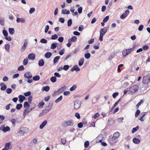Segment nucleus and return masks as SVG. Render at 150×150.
<instances>
[{
	"label": "nucleus",
	"instance_id": "obj_1",
	"mask_svg": "<svg viewBox=\"0 0 150 150\" xmlns=\"http://www.w3.org/2000/svg\"><path fill=\"white\" fill-rule=\"evenodd\" d=\"M120 136V133L118 132H115L112 137L109 140L110 145L113 146L115 145L118 142V138Z\"/></svg>",
	"mask_w": 150,
	"mask_h": 150
},
{
	"label": "nucleus",
	"instance_id": "obj_2",
	"mask_svg": "<svg viewBox=\"0 0 150 150\" xmlns=\"http://www.w3.org/2000/svg\"><path fill=\"white\" fill-rule=\"evenodd\" d=\"M74 124V121L72 120H69L64 121L62 123V125L64 127L73 126Z\"/></svg>",
	"mask_w": 150,
	"mask_h": 150
},
{
	"label": "nucleus",
	"instance_id": "obj_3",
	"mask_svg": "<svg viewBox=\"0 0 150 150\" xmlns=\"http://www.w3.org/2000/svg\"><path fill=\"white\" fill-rule=\"evenodd\" d=\"M139 89V87L138 85H135L132 86H131L129 90L130 93L133 95L137 92Z\"/></svg>",
	"mask_w": 150,
	"mask_h": 150
},
{
	"label": "nucleus",
	"instance_id": "obj_4",
	"mask_svg": "<svg viewBox=\"0 0 150 150\" xmlns=\"http://www.w3.org/2000/svg\"><path fill=\"white\" fill-rule=\"evenodd\" d=\"M108 28L106 27H104L100 29V35L99 37V40L101 41L103 40V37L107 32Z\"/></svg>",
	"mask_w": 150,
	"mask_h": 150
},
{
	"label": "nucleus",
	"instance_id": "obj_5",
	"mask_svg": "<svg viewBox=\"0 0 150 150\" xmlns=\"http://www.w3.org/2000/svg\"><path fill=\"white\" fill-rule=\"evenodd\" d=\"M29 129L26 127H23L20 128L18 133L21 135H23L24 134H26L29 132Z\"/></svg>",
	"mask_w": 150,
	"mask_h": 150
},
{
	"label": "nucleus",
	"instance_id": "obj_6",
	"mask_svg": "<svg viewBox=\"0 0 150 150\" xmlns=\"http://www.w3.org/2000/svg\"><path fill=\"white\" fill-rule=\"evenodd\" d=\"M81 102L79 100H76L74 104V107L75 109H79L81 106Z\"/></svg>",
	"mask_w": 150,
	"mask_h": 150
},
{
	"label": "nucleus",
	"instance_id": "obj_7",
	"mask_svg": "<svg viewBox=\"0 0 150 150\" xmlns=\"http://www.w3.org/2000/svg\"><path fill=\"white\" fill-rule=\"evenodd\" d=\"M0 129L4 132H6L10 131V128L9 127L6 126L5 127V125H1L0 127Z\"/></svg>",
	"mask_w": 150,
	"mask_h": 150
},
{
	"label": "nucleus",
	"instance_id": "obj_8",
	"mask_svg": "<svg viewBox=\"0 0 150 150\" xmlns=\"http://www.w3.org/2000/svg\"><path fill=\"white\" fill-rule=\"evenodd\" d=\"M28 42L27 41H25L24 42L23 45L22 46L21 49L20 51L21 52H23L25 51V49L26 48V47L28 46Z\"/></svg>",
	"mask_w": 150,
	"mask_h": 150
},
{
	"label": "nucleus",
	"instance_id": "obj_9",
	"mask_svg": "<svg viewBox=\"0 0 150 150\" xmlns=\"http://www.w3.org/2000/svg\"><path fill=\"white\" fill-rule=\"evenodd\" d=\"M50 111L47 108H45V109L43 110L42 112L39 114V117H41L42 116L46 114L47 113H48Z\"/></svg>",
	"mask_w": 150,
	"mask_h": 150
},
{
	"label": "nucleus",
	"instance_id": "obj_10",
	"mask_svg": "<svg viewBox=\"0 0 150 150\" xmlns=\"http://www.w3.org/2000/svg\"><path fill=\"white\" fill-rule=\"evenodd\" d=\"M24 77L28 79H30L32 78V75L30 72H27L24 74Z\"/></svg>",
	"mask_w": 150,
	"mask_h": 150
},
{
	"label": "nucleus",
	"instance_id": "obj_11",
	"mask_svg": "<svg viewBox=\"0 0 150 150\" xmlns=\"http://www.w3.org/2000/svg\"><path fill=\"white\" fill-rule=\"evenodd\" d=\"M129 13V11L128 10H126L124 13L121 15L120 18L121 19H123L127 17Z\"/></svg>",
	"mask_w": 150,
	"mask_h": 150
},
{
	"label": "nucleus",
	"instance_id": "obj_12",
	"mask_svg": "<svg viewBox=\"0 0 150 150\" xmlns=\"http://www.w3.org/2000/svg\"><path fill=\"white\" fill-rule=\"evenodd\" d=\"M104 137L102 135H100L97 137L96 142H101L104 139Z\"/></svg>",
	"mask_w": 150,
	"mask_h": 150
},
{
	"label": "nucleus",
	"instance_id": "obj_13",
	"mask_svg": "<svg viewBox=\"0 0 150 150\" xmlns=\"http://www.w3.org/2000/svg\"><path fill=\"white\" fill-rule=\"evenodd\" d=\"M28 58L30 60H34L35 58V55L34 54H30L28 56Z\"/></svg>",
	"mask_w": 150,
	"mask_h": 150
},
{
	"label": "nucleus",
	"instance_id": "obj_14",
	"mask_svg": "<svg viewBox=\"0 0 150 150\" xmlns=\"http://www.w3.org/2000/svg\"><path fill=\"white\" fill-rule=\"evenodd\" d=\"M74 70H75L77 71H80V69L78 67L77 65H75L71 69V71H73Z\"/></svg>",
	"mask_w": 150,
	"mask_h": 150
},
{
	"label": "nucleus",
	"instance_id": "obj_15",
	"mask_svg": "<svg viewBox=\"0 0 150 150\" xmlns=\"http://www.w3.org/2000/svg\"><path fill=\"white\" fill-rule=\"evenodd\" d=\"M66 86H64L59 88L58 90V91L59 92V93H60L65 91L66 89Z\"/></svg>",
	"mask_w": 150,
	"mask_h": 150
},
{
	"label": "nucleus",
	"instance_id": "obj_16",
	"mask_svg": "<svg viewBox=\"0 0 150 150\" xmlns=\"http://www.w3.org/2000/svg\"><path fill=\"white\" fill-rule=\"evenodd\" d=\"M47 123V121L44 120L40 125V128L41 129H42Z\"/></svg>",
	"mask_w": 150,
	"mask_h": 150
},
{
	"label": "nucleus",
	"instance_id": "obj_17",
	"mask_svg": "<svg viewBox=\"0 0 150 150\" xmlns=\"http://www.w3.org/2000/svg\"><path fill=\"white\" fill-rule=\"evenodd\" d=\"M25 21V19L23 18H17L16 22L17 23L21 22L22 23H24Z\"/></svg>",
	"mask_w": 150,
	"mask_h": 150
},
{
	"label": "nucleus",
	"instance_id": "obj_18",
	"mask_svg": "<svg viewBox=\"0 0 150 150\" xmlns=\"http://www.w3.org/2000/svg\"><path fill=\"white\" fill-rule=\"evenodd\" d=\"M19 98V101L20 103L23 102V101L25 99V97L23 96L20 95L18 96Z\"/></svg>",
	"mask_w": 150,
	"mask_h": 150
},
{
	"label": "nucleus",
	"instance_id": "obj_19",
	"mask_svg": "<svg viewBox=\"0 0 150 150\" xmlns=\"http://www.w3.org/2000/svg\"><path fill=\"white\" fill-rule=\"evenodd\" d=\"M0 85L1 87V89L2 91H4L6 88V86L4 83H1Z\"/></svg>",
	"mask_w": 150,
	"mask_h": 150
},
{
	"label": "nucleus",
	"instance_id": "obj_20",
	"mask_svg": "<svg viewBox=\"0 0 150 150\" xmlns=\"http://www.w3.org/2000/svg\"><path fill=\"white\" fill-rule=\"evenodd\" d=\"M133 142L135 144H139L140 142V140L136 138H134L133 139Z\"/></svg>",
	"mask_w": 150,
	"mask_h": 150
},
{
	"label": "nucleus",
	"instance_id": "obj_21",
	"mask_svg": "<svg viewBox=\"0 0 150 150\" xmlns=\"http://www.w3.org/2000/svg\"><path fill=\"white\" fill-rule=\"evenodd\" d=\"M70 13L69 11L66 9H64L62 10V13L63 14H69Z\"/></svg>",
	"mask_w": 150,
	"mask_h": 150
},
{
	"label": "nucleus",
	"instance_id": "obj_22",
	"mask_svg": "<svg viewBox=\"0 0 150 150\" xmlns=\"http://www.w3.org/2000/svg\"><path fill=\"white\" fill-rule=\"evenodd\" d=\"M8 32L11 35H13L15 33L14 29L13 28H9L8 29Z\"/></svg>",
	"mask_w": 150,
	"mask_h": 150
},
{
	"label": "nucleus",
	"instance_id": "obj_23",
	"mask_svg": "<svg viewBox=\"0 0 150 150\" xmlns=\"http://www.w3.org/2000/svg\"><path fill=\"white\" fill-rule=\"evenodd\" d=\"M52 53L50 52H47L46 53L45 55V58L47 59L49 58L52 56Z\"/></svg>",
	"mask_w": 150,
	"mask_h": 150
},
{
	"label": "nucleus",
	"instance_id": "obj_24",
	"mask_svg": "<svg viewBox=\"0 0 150 150\" xmlns=\"http://www.w3.org/2000/svg\"><path fill=\"white\" fill-rule=\"evenodd\" d=\"M84 58H81L80 59V60L79 61V66H82L84 63Z\"/></svg>",
	"mask_w": 150,
	"mask_h": 150
},
{
	"label": "nucleus",
	"instance_id": "obj_25",
	"mask_svg": "<svg viewBox=\"0 0 150 150\" xmlns=\"http://www.w3.org/2000/svg\"><path fill=\"white\" fill-rule=\"evenodd\" d=\"M5 49L6 51L8 52L9 51V49L10 48V45L9 44H7L5 45Z\"/></svg>",
	"mask_w": 150,
	"mask_h": 150
},
{
	"label": "nucleus",
	"instance_id": "obj_26",
	"mask_svg": "<svg viewBox=\"0 0 150 150\" xmlns=\"http://www.w3.org/2000/svg\"><path fill=\"white\" fill-rule=\"evenodd\" d=\"M38 65L40 66H42L44 64V62L43 59H41L38 62Z\"/></svg>",
	"mask_w": 150,
	"mask_h": 150
},
{
	"label": "nucleus",
	"instance_id": "obj_27",
	"mask_svg": "<svg viewBox=\"0 0 150 150\" xmlns=\"http://www.w3.org/2000/svg\"><path fill=\"white\" fill-rule=\"evenodd\" d=\"M77 39V38L76 36H73L72 37L71 39H69L68 40V41L69 42L70 41L71 42H75Z\"/></svg>",
	"mask_w": 150,
	"mask_h": 150
},
{
	"label": "nucleus",
	"instance_id": "obj_28",
	"mask_svg": "<svg viewBox=\"0 0 150 150\" xmlns=\"http://www.w3.org/2000/svg\"><path fill=\"white\" fill-rule=\"evenodd\" d=\"M11 144V143L10 142L6 143L5 145L4 149L6 150H8L10 149V145Z\"/></svg>",
	"mask_w": 150,
	"mask_h": 150
},
{
	"label": "nucleus",
	"instance_id": "obj_29",
	"mask_svg": "<svg viewBox=\"0 0 150 150\" xmlns=\"http://www.w3.org/2000/svg\"><path fill=\"white\" fill-rule=\"evenodd\" d=\"M60 58V57L59 56H56L54 57L53 61L54 63L55 64L56 63Z\"/></svg>",
	"mask_w": 150,
	"mask_h": 150
},
{
	"label": "nucleus",
	"instance_id": "obj_30",
	"mask_svg": "<svg viewBox=\"0 0 150 150\" xmlns=\"http://www.w3.org/2000/svg\"><path fill=\"white\" fill-rule=\"evenodd\" d=\"M52 83H55L57 81V78L56 76H52L50 79Z\"/></svg>",
	"mask_w": 150,
	"mask_h": 150
},
{
	"label": "nucleus",
	"instance_id": "obj_31",
	"mask_svg": "<svg viewBox=\"0 0 150 150\" xmlns=\"http://www.w3.org/2000/svg\"><path fill=\"white\" fill-rule=\"evenodd\" d=\"M134 47L126 49V50H127V54L128 55L129 54H130L132 51L134 50Z\"/></svg>",
	"mask_w": 150,
	"mask_h": 150
},
{
	"label": "nucleus",
	"instance_id": "obj_32",
	"mask_svg": "<svg viewBox=\"0 0 150 150\" xmlns=\"http://www.w3.org/2000/svg\"><path fill=\"white\" fill-rule=\"evenodd\" d=\"M50 87L48 86H45L43 87L42 88V90H44L46 92H48L50 90Z\"/></svg>",
	"mask_w": 150,
	"mask_h": 150
},
{
	"label": "nucleus",
	"instance_id": "obj_33",
	"mask_svg": "<svg viewBox=\"0 0 150 150\" xmlns=\"http://www.w3.org/2000/svg\"><path fill=\"white\" fill-rule=\"evenodd\" d=\"M32 110V109H30L29 108L25 109L24 112L23 114L24 115L25 114L28 113V112H30Z\"/></svg>",
	"mask_w": 150,
	"mask_h": 150
},
{
	"label": "nucleus",
	"instance_id": "obj_34",
	"mask_svg": "<svg viewBox=\"0 0 150 150\" xmlns=\"http://www.w3.org/2000/svg\"><path fill=\"white\" fill-rule=\"evenodd\" d=\"M57 44L56 43H52L51 45V48L52 49H55L57 47Z\"/></svg>",
	"mask_w": 150,
	"mask_h": 150
},
{
	"label": "nucleus",
	"instance_id": "obj_35",
	"mask_svg": "<svg viewBox=\"0 0 150 150\" xmlns=\"http://www.w3.org/2000/svg\"><path fill=\"white\" fill-rule=\"evenodd\" d=\"M62 98V96H61L59 97L56 100H55V103H57L60 101H61Z\"/></svg>",
	"mask_w": 150,
	"mask_h": 150
},
{
	"label": "nucleus",
	"instance_id": "obj_36",
	"mask_svg": "<svg viewBox=\"0 0 150 150\" xmlns=\"http://www.w3.org/2000/svg\"><path fill=\"white\" fill-rule=\"evenodd\" d=\"M40 78V77L39 75H36L33 77V79L34 81H38L39 80Z\"/></svg>",
	"mask_w": 150,
	"mask_h": 150
},
{
	"label": "nucleus",
	"instance_id": "obj_37",
	"mask_svg": "<svg viewBox=\"0 0 150 150\" xmlns=\"http://www.w3.org/2000/svg\"><path fill=\"white\" fill-rule=\"evenodd\" d=\"M91 57V54L89 53H87L85 54L84 57L87 59H89Z\"/></svg>",
	"mask_w": 150,
	"mask_h": 150
},
{
	"label": "nucleus",
	"instance_id": "obj_38",
	"mask_svg": "<svg viewBox=\"0 0 150 150\" xmlns=\"http://www.w3.org/2000/svg\"><path fill=\"white\" fill-rule=\"evenodd\" d=\"M65 50L63 48L59 52V54L60 55H63L64 53Z\"/></svg>",
	"mask_w": 150,
	"mask_h": 150
},
{
	"label": "nucleus",
	"instance_id": "obj_39",
	"mask_svg": "<svg viewBox=\"0 0 150 150\" xmlns=\"http://www.w3.org/2000/svg\"><path fill=\"white\" fill-rule=\"evenodd\" d=\"M139 127L138 126H137L133 128L132 131V133H134L137 130H138L139 129Z\"/></svg>",
	"mask_w": 150,
	"mask_h": 150
},
{
	"label": "nucleus",
	"instance_id": "obj_40",
	"mask_svg": "<svg viewBox=\"0 0 150 150\" xmlns=\"http://www.w3.org/2000/svg\"><path fill=\"white\" fill-rule=\"evenodd\" d=\"M127 53L126 49L123 50L122 52L123 57H125L128 55Z\"/></svg>",
	"mask_w": 150,
	"mask_h": 150
},
{
	"label": "nucleus",
	"instance_id": "obj_41",
	"mask_svg": "<svg viewBox=\"0 0 150 150\" xmlns=\"http://www.w3.org/2000/svg\"><path fill=\"white\" fill-rule=\"evenodd\" d=\"M28 59L27 58L24 59L23 62V64L24 65H27L28 63Z\"/></svg>",
	"mask_w": 150,
	"mask_h": 150
},
{
	"label": "nucleus",
	"instance_id": "obj_42",
	"mask_svg": "<svg viewBox=\"0 0 150 150\" xmlns=\"http://www.w3.org/2000/svg\"><path fill=\"white\" fill-rule=\"evenodd\" d=\"M2 32L4 35L5 37L7 36L8 35V33L7 30H3Z\"/></svg>",
	"mask_w": 150,
	"mask_h": 150
},
{
	"label": "nucleus",
	"instance_id": "obj_43",
	"mask_svg": "<svg viewBox=\"0 0 150 150\" xmlns=\"http://www.w3.org/2000/svg\"><path fill=\"white\" fill-rule=\"evenodd\" d=\"M22 107V105L21 104H19L17 105L16 106V108L17 110H20Z\"/></svg>",
	"mask_w": 150,
	"mask_h": 150
},
{
	"label": "nucleus",
	"instance_id": "obj_44",
	"mask_svg": "<svg viewBox=\"0 0 150 150\" xmlns=\"http://www.w3.org/2000/svg\"><path fill=\"white\" fill-rule=\"evenodd\" d=\"M52 107V105L50 103L49 104L48 106L46 107V108H47L50 111L51 110Z\"/></svg>",
	"mask_w": 150,
	"mask_h": 150
},
{
	"label": "nucleus",
	"instance_id": "obj_45",
	"mask_svg": "<svg viewBox=\"0 0 150 150\" xmlns=\"http://www.w3.org/2000/svg\"><path fill=\"white\" fill-rule=\"evenodd\" d=\"M35 9L34 8H30L29 11V13L30 14H32L35 11Z\"/></svg>",
	"mask_w": 150,
	"mask_h": 150
},
{
	"label": "nucleus",
	"instance_id": "obj_46",
	"mask_svg": "<svg viewBox=\"0 0 150 150\" xmlns=\"http://www.w3.org/2000/svg\"><path fill=\"white\" fill-rule=\"evenodd\" d=\"M72 23V21L71 19H70L67 21L68 26L69 27L71 26Z\"/></svg>",
	"mask_w": 150,
	"mask_h": 150
},
{
	"label": "nucleus",
	"instance_id": "obj_47",
	"mask_svg": "<svg viewBox=\"0 0 150 150\" xmlns=\"http://www.w3.org/2000/svg\"><path fill=\"white\" fill-rule=\"evenodd\" d=\"M57 38H58L57 35L56 34H55L53 35H52V36L51 39L52 40H55V39H57Z\"/></svg>",
	"mask_w": 150,
	"mask_h": 150
},
{
	"label": "nucleus",
	"instance_id": "obj_48",
	"mask_svg": "<svg viewBox=\"0 0 150 150\" xmlns=\"http://www.w3.org/2000/svg\"><path fill=\"white\" fill-rule=\"evenodd\" d=\"M59 93L58 91V90L57 91H54L53 93L52 94V96L54 97L58 95L59 94Z\"/></svg>",
	"mask_w": 150,
	"mask_h": 150
},
{
	"label": "nucleus",
	"instance_id": "obj_49",
	"mask_svg": "<svg viewBox=\"0 0 150 150\" xmlns=\"http://www.w3.org/2000/svg\"><path fill=\"white\" fill-rule=\"evenodd\" d=\"M109 18V16H107L103 20V21L104 23H105L108 21Z\"/></svg>",
	"mask_w": 150,
	"mask_h": 150
},
{
	"label": "nucleus",
	"instance_id": "obj_50",
	"mask_svg": "<svg viewBox=\"0 0 150 150\" xmlns=\"http://www.w3.org/2000/svg\"><path fill=\"white\" fill-rule=\"evenodd\" d=\"M6 91L8 94H9L11 93L12 90L10 88H8L6 90Z\"/></svg>",
	"mask_w": 150,
	"mask_h": 150
},
{
	"label": "nucleus",
	"instance_id": "obj_51",
	"mask_svg": "<svg viewBox=\"0 0 150 150\" xmlns=\"http://www.w3.org/2000/svg\"><path fill=\"white\" fill-rule=\"evenodd\" d=\"M76 88V86L75 85H74L70 89V90L71 91H73L75 90Z\"/></svg>",
	"mask_w": 150,
	"mask_h": 150
},
{
	"label": "nucleus",
	"instance_id": "obj_52",
	"mask_svg": "<svg viewBox=\"0 0 150 150\" xmlns=\"http://www.w3.org/2000/svg\"><path fill=\"white\" fill-rule=\"evenodd\" d=\"M30 106V105L28 104L27 102H25L24 103V106L25 108L29 107Z\"/></svg>",
	"mask_w": 150,
	"mask_h": 150
},
{
	"label": "nucleus",
	"instance_id": "obj_53",
	"mask_svg": "<svg viewBox=\"0 0 150 150\" xmlns=\"http://www.w3.org/2000/svg\"><path fill=\"white\" fill-rule=\"evenodd\" d=\"M69 68V66L68 65H65L64 67L63 68V69L64 70L67 71V70Z\"/></svg>",
	"mask_w": 150,
	"mask_h": 150
},
{
	"label": "nucleus",
	"instance_id": "obj_54",
	"mask_svg": "<svg viewBox=\"0 0 150 150\" xmlns=\"http://www.w3.org/2000/svg\"><path fill=\"white\" fill-rule=\"evenodd\" d=\"M24 69V67L23 65H21L18 68V71H23Z\"/></svg>",
	"mask_w": 150,
	"mask_h": 150
},
{
	"label": "nucleus",
	"instance_id": "obj_55",
	"mask_svg": "<svg viewBox=\"0 0 150 150\" xmlns=\"http://www.w3.org/2000/svg\"><path fill=\"white\" fill-rule=\"evenodd\" d=\"M140 112V110H137L135 113V117H138Z\"/></svg>",
	"mask_w": 150,
	"mask_h": 150
},
{
	"label": "nucleus",
	"instance_id": "obj_56",
	"mask_svg": "<svg viewBox=\"0 0 150 150\" xmlns=\"http://www.w3.org/2000/svg\"><path fill=\"white\" fill-rule=\"evenodd\" d=\"M123 117H120L118 119V122L119 123H122L123 122L122 120H123Z\"/></svg>",
	"mask_w": 150,
	"mask_h": 150
},
{
	"label": "nucleus",
	"instance_id": "obj_57",
	"mask_svg": "<svg viewBox=\"0 0 150 150\" xmlns=\"http://www.w3.org/2000/svg\"><path fill=\"white\" fill-rule=\"evenodd\" d=\"M61 141L62 143L63 144H64L66 143V141L65 139L64 138H63L61 139Z\"/></svg>",
	"mask_w": 150,
	"mask_h": 150
},
{
	"label": "nucleus",
	"instance_id": "obj_58",
	"mask_svg": "<svg viewBox=\"0 0 150 150\" xmlns=\"http://www.w3.org/2000/svg\"><path fill=\"white\" fill-rule=\"evenodd\" d=\"M44 104L45 103L44 102H42L39 103L38 106L39 107H40L41 108H42L43 107V106L44 105Z\"/></svg>",
	"mask_w": 150,
	"mask_h": 150
},
{
	"label": "nucleus",
	"instance_id": "obj_59",
	"mask_svg": "<svg viewBox=\"0 0 150 150\" xmlns=\"http://www.w3.org/2000/svg\"><path fill=\"white\" fill-rule=\"evenodd\" d=\"M40 42L42 43H46L47 42V41L45 39H42L40 41Z\"/></svg>",
	"mask_w": 150,
	"mask_h": 150
},
{
	"label": "nucleus",
	"instance_id": "obj_60",
	"mask_svg": "<svg viewBox=\"0 0 150 150\" xmlns=\"http://www.w3.org/2000/svg\"><path fill=\"white\" fill-rule=\"evenodd\" d=\"M119 93L118 92L114 93L112 94V96L113 98H115L118 95Z\"/></svg>",
	"mask_w": 150,
	"mask_h": 150
},
{
	"label": "nucleus",
	"instance_id": "obj_61",
	"mask_svg": "<svg viewBox=\"0 0 150 150\" xmlns=\"http://www.w3.org/2000/svg\"><path fill=\"white\" fill-rule=\"evenodd\" d=\"M89 145V142L88 141H86L84 144V147L85 148H87L88 147Z\"/></svg>",
	"mask_w": 150,
	"mask_h": 150
},
{
	"label": "nucleus",
	"instance_id": "obj_62",
	"mask_svg": "<svg viewBox=\"0 0 150 150\" xmlns=\"http://www.w3.org/2000/svg\"><path fill=\"white\" fill-rule=\"evenodd\" d=\"M49 28V27L48 25H46L45 28V33H47Z\"/></svg>",
	"mask_w": 150,
	"mask_h": 150
},
{
	"label": "nucleus",
	"instance_id": "obj_63",
	"mask_svg": "<svg viewBox=\"0 0 150 150\" xmlns=\"http://www.w3.org/2000/svg\"><path fill=\"white\" fill-rule=\"evenodd\" d=\"M144 26L143 25H141L139 26L138 29L139 31H141L142 30Z\"/></svg>",
	"mask_w": 150,
	"mask_h": 150
},
{
	"label": "nucleus",
	"instance_id": "obj_64",
	"mask_svg": "<svg viewBox=\"0 0 150 150\" xmlns=\"http://www.w3.org/2000/svg\"><path fill=\"white\" fill-rule=\"evenodd\" d=\"M75 116L78 119H79L80 118V114L78 112H76L75 113Z\"/></svg>",
	"mask_w": 150,
	"mask_h": 150
}]
</instances>
